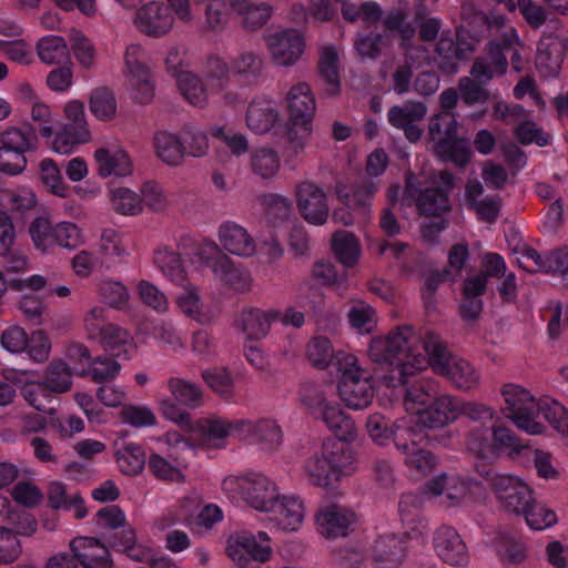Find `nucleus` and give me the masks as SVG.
I'll list each match as a JSON object with an SVG mask.
<instances>
[{
    "instance_id": "nucleus-38",
    "label": "nucleus",
    "mask_w": 568,
    "mask_h": 568,
    "mask_svg": "<svg viewBox=\"0 0 568 568\" xmlns=\"http://www.w3.org/2000/svg\"><path fill=\"white\" fill-rule=\"evenodd\" d=\"M566 42L567 39H560L558 36L542 37L538 43V64L549 68L554 73L557 72Z\"/></svg>"
},
{
    "instance_id": "nucleus-17",
    "label": "nucleus",
    "mask_w": 568,
    "mask_h": 568,
    "mask_svg": "<svg viewBox=\"0 0 568 568\" xmlns=\"http://www.w3.org/2000/svg\"><path fill=\"white\" fill-rule=\"evenodd\" d=\"M227 554L240 568H253L254 564L268 559L271 547L258 542L255 536L241 535L229 542Z\"/></svg>"
},
{
    "instance_id": "nucleus-53",
    "label": "nucleus",
    "mask_w": 568,
    "mask_h": 568,
    "mask_svg": "<svg viewBox=\"0 0 568 568\" xmlns=\"http://www.w3.org/2000/svg\"><path fill=\"white\" fill-rule=\"evenodd\" d=\"M273 14V7L266 2L260 4H250L240 14L242 16V27L248 31H256L264 27Z\"/></svg>"
},
{
    "instance_id": "nucleus-26",
    "label": "nucleus",
    "mask_w": 568,
    "mask_h": 568,
    "mask_svg": "<svg viewBox=\"0 0 568 568\" xmlns=\"http://www.w3.org/2000/svg\"><path fill=\"white\" fill-rule=\"evenodd\" d=\"M315 416L321 418L336 434V439L347 443V439L355 437L356 429L353 419L345 415L338 405L325 403Z\"/></svg>"
},
{
    "instance_id": "nucleus-21",
    "label": "nucleus",
    "mask_w": 568,
    "mask_h": 568,
    "mask_svg": "<svg viewBox=\"0 0 568 568\" xmlns=\"http://www.w3.org/2000/svg\"><path fill=\"white\" fill-rule=\"evenodd\" d=\"M16 237L14 227L7 212L0 210V257L4 258L8 272H23L27 268V257L12 250Z\"/></svg>"
},
{
    "instance_id": "nucleus-35",
    "label": "nucleus",
    "mask_w": 568,
    "mask_h": 568,
    "mask_svg": "<svg viewBox=\"0 0 568 568\" xmlns=\"http://www.w3.org/2000/svg\"><path fill=\"white\" fill-rule=\"evenodd\" d=\"M237 325L250 339H261L268 333L271 326V317L258 308H250L241 313Z\"/></svg>"
},
{
    "instance_id": "nucleus-54",
    "label": "nucleus",
    "mask_w": 568,
    "mask_h": 568,
    "mask_svg": "<svg viewBox=\"0 0 568 568\" xmlns=\"http://www.w3.org/2000/svg\"><path fill=\"white\" fill-rule=\"evenodd\" d=\"M120 355L121 352H118L112 353L110 356H98L94 358L92 364L100 366H93L90 369L92 381L99 384L113 381L121 369V365L113 357Z\"/></svg>"
},
{
    "instance_id": "nucleus-16",
    "label": "nucleus",
    "mask_w": 568,
    "mask_h": 568,
    "mask_svg": "<svg viewBox=\"0 0 568 568\" xmlns=\"http://www.w3.org/2000/svg\"><path fill=\"white\" fill-rule=\"evenodd\" d=\"M318 531L326 538L344 537L355 523V514L344 506L327 504L316 514Z\"/></svg>"
},
{
    "instance_id": "nucleus-22",
    "label": "nucleus",
    "mask_w": 568,
    "mask_h": 568,
    "mask_svg": "<svg viewBox=\"0 0 568 568\" xmlns=\"http://www.w3.org/2000/svg\"><path fill=\"white\" fill-rule=\"evenodd\" d=\"M219 239L222 246L232 254L252 256L256 252V244L247 231L235 224L224 223L220 226Z\"/></svg>"
},
{
    "instance_id": "nucleus-52",
    "label": "nucleus",
    "mask_w": 568,
    "mask_h": 568,
    "mask_svg": "<svg viewBox=\"0 0 568 568\" xmlns=\"http://www.w3.org/2000/svg\"><path fill=\"white\" fill-rule=\"evenodd\" d=\"M22 395L24 399L37 410L49 415L55 414V408L48 406L51 392L42 382L26 385L23 387Z\"/></svg>"
},
{
    "instance_id": "nucleus-18",
    "label": "nucleus",
    "mask_w": 568,
    "mask_h": 568,
    "mask_svg": "<svg viewBox=\"0 0 568 568\" xmlns=\"http://www.w3.org/2000/svg\"><path fill=\"white\" fill-rule=\"evenodd\" d=\"M434 548L437 555L452 566L467 560V547L460 535L449 526L439 527L434 535Z\"/></svg>"
},
{
    "instance_id": "nucleus-27",
    "label": "nucleus",
    "mask_w": 568,
    "mask_h": 568,
    "mask_svg": "<svg viewBox=\"0 0 568 568\" xmlns=\"http://www.w3.org/2000/svg\"><path fill=\"white\" fill-rule=\"evenodd\" d=\"M264 68L263 58L254 51L241 52L231 63L233 75L246 84L255 83L263 74Z\"/></svg>"
},
{
    "instance_id": "nucleus-41",
    "label": "nucleus",
    "mask_w": 568,
    "mask_h": 568,
    "mask_svg": "<svg viewBox=\"0 0 568 568\" xmlns=\"http://www.w3.org/2000/svg\"><path fill=\"white\" fill-rule=\"evenodd\" d=\"M280 156L268 148L255 150L251 155L250 165L254 174L263 180L273 179L280 170Z\"/></svg>"
},
{
    "instance_id": "nucleus-25",
    "label": "nucleus",
    "mask_w": 568,
    "mask_h": 568,
    "mask_svg": "<svg viewBox=\"0 0 568 568\" xmlns=\"http://www.w3.org/2000/svg\"><path fill=\"white\" fill-rule=\"evenodd\" d=\"M94 159L98 164V174L101 178L112 174L124 176L132 171L131 160L123 150L111 152L109 149L100 148L94 152Z\"/></svg>"
},
{
    "instance_id": "nucleus-39",
    "label": "nucleus",
    "mask_w": 568,
    "mask_h": 568,
    "mask_svg": "<svg viewBox=\"0 0 568 568\" xmlns=\"http://www.w3.org/2000/svg\"><path fill=\"white\" fill-rule=\"evenodd\" d=\"M442 375L447 377L456 387L465 390L473 389L479 384V375L476 369L462 358L453 361Z\"/></svg>"
},
{
    "instance_id": "nucleus-56",
    "label": "nucleus",
    "mask_w": 568,
    "mask_h": 568,
    "mask_svg": "<svg viewBox=\"0 0 568 568\" xmlns=\"http://www.w3.org/2000/svg\"><path fill=\"white\" fill-rule=\"evenodd\" d=\"M40 179L42 183L54 194L67 196L68 187L62 180L58 165L51 159H44L40 163Z\"/></svg>"
},
{
    "instance_id": "nucleus-34",
    "label": "nucleus",
    "mask_w": 568,
    "mask_h": 568,
    "mask_svg": "<svg viewBox=\"0 0 568 568\" xmlns=\"http://www.w3.org/2000/svg\"><path fill=\"white\" fill-rule=\"evenodd\" d=\"M393 40L386 33L371 32L358 34L354 41V49L363 60H377L384 50L392 47Z\"/></svg>"
},
{
    "instance_id": "nucleus-29",
    "label": "nucleus",
    "mask_w": 568,
    "mask_h": 568,
    "mask_svg": "<svg viewBox=\"0 0 568 568\" xmlns=\"http://www.w3.org/2000/svg\"><path fill=\"white\" fill-rule=\"evenodd\" d=\"M332 250L337 261L347 268L356 265L361 255L358 239L348 231H336L333 234Z\"/></svg>"
},
{
    "instance_id": "nucleus-30",
    "label": "nucleus",
    "mask_w": 568,
    "mask_h": 568,
    "mask_svg": "<svg viewBox=\"0 0 568 568\" xmlns=\"http://www.w3.org/2000/svg\"><path fill=\"white\" fill-rule=\"evenodd\" d=\"M91 133L88 125L67 122L60 132L57 133L52 148L60 154H69L75 145L88 143Z\"/></svg>"
},
{
    "instance_id": "nucleus-51",
    "label": "nucleus",
    "mask_w": 568,
    "mask_h": 568,
    "mask_svg": "<svg viewBox=\"0 0 568 568\" xmlns=\"http://www.w3.org/2000/svg\"><path fill=\"white\" fill-rule=\"evenodd\" d=\"M113 209L123 215H135L142 211V199L135 192L126 187H118L111 191Z\"/></svg>"
},
{
    "instance_id": "nucleus-55",
    "label": "nucleus",
    "mask_w": 568,
    "mask_h": 568,
    "mask_svg": "<svg viewBox=\"0 0 568 568\" xmlns=\"http://www.w3.org/2000/svg\"><path fill=\"white\" fill-rule=\"evenodd\" d=\"M538 412L548 420V423L561 433L568 436V410L557 400H542Z\"/></svg>"
},
{
    "instance_id": "nucleus-47",
    "label": "nucleus",
    "mask_w": 568,
    "mask_h": 568,
    "mask_svg": "<svg viewBox=\"0 0 568 568\" xmlns=\"http://www.w3.org/2000/svg\"><path fill=\"white\" fill-rule=\"evenodd\" d=\"M206 385L223 398L232 397L234 381L226 367H213L202 372Z\"/></svg>"
},
{
    "instance_id": "nucleus-8",
    "label": "nucleus",
    "mask_w": 568,
    "mask_h": 568,
    "mask_svg": "<svg viewBox=\"0 0 568 568\" xmlns=\"http://www.w3.org/2000/svg\"><path fill=\"white\" fill-rule=\"evenodd\" d=\"M223 489L230 493L237 491L251 507L261 511H267L280 497L276 486L261 474L229 476L223 480Z\"/></svg>"
},
{
    "instance_id": "nucleus-23",
    "label": "nucleus",
    "mask_w": 568,
    "mask_h": 568,
    "mask_svg": "<svg viewBox=\"0 0 568 568\" xmlns=\"http://www.w3.org/2000/svg\"><path fill=\"white\" fill-rule=\"evenodd\" d=\"M372 556L378 568H397L405 558V547L394 535H384L375 541Z\"/></svg>"
},
{
    "instance_id": "nucleus-1",
    "label": "nucleus",
    "mask_w": 568,
    "mask_h": 568,
    "mask_svg": "<svg viewBox=\"0 0 568 568\" xmlns=\"http://www.w3.org/2000/svg\"><path fill=\"white\" fill-rule=\"evenodd\" d=\"M418 338L413 327L403 325L390 332L386 337L372 339L368 347V357L374 364L371 369L375 383L386 387H410L415 375L422 369L425 357L422 354L413 353V343Z\"/></svg>"
},
{
    "instance_id": "nucleus-50",
    "label": "nucleus",
    "mask_w": 568,
    "mask_h": 568,
    "mask_svg": "<svg viewBox=\"0 0 568 568\" xmlns=\"http://www.w3.org/2000/svg\"><path fill=\"white\" fill-rule=\"evenodd\" d=\"M154 262L164 275L171 281L182 283L185 280V271L182 266L179 253L165 248L155 252Z\"/></svg>"
},
{
    "instance_id": "nucleus-12",
    "label": "nucleus",
    "mask_w": 568,
    "mask_h": 568,
    "mask_svg": "<svg viewBox=\"0 0 568 568\" xmlns=\"http://www.w3.org/2000/svg\"><path fill=\"white\" fill-rule=\"evenodd\" d=\"M296 206L302 217L314 225H323L329 209L325 192L313 182H302L296 186Z\"/></svg>"
},
{
    "instance_id": "nucleus-37",
    "label": "nucleus",
    "mask_w": 568,
    "mask_h": 568,
    "mask_svg": "<svg viewBox=\"0 0 568 568\" xmlns=\"http://www.w3.org/2000/svg\"><path fill=\"white\" fill-rule=\"evenodd\" d=\"M278 112L266 103H252L247 108L246 124L257 134L268 132L277 121Z\"/></svg>"
},
{
    "instance_id": "nucleus-43",
    "label": "nucleus",
    "mask_w": 568,
    "mask_h": 568,
    "mask_svg": "<svg viewBox=\"0 0 568 568\" xmlns=\"http://www.w3.org/2000/svg\"><path fill=\"white\" fill-rule=\"evenodd\" d=\"M90 111L101 121H110L116 114L114 93L105 87L92 91L89 100Z\"/></svg>"
},
{
    "instance_id": "nucleus-57",
    "label": "nucleus",
    "mask_w": 568,
    "mask_h": 568,
    "mask_svg": "<svg viewBox=\"0 0 568 568\" xmlns=\"http://www.w3.org/2000/svg\"><path fill=\"white\" fill-rule=\"evenodd\" d=\"M499 500L503 503L506 510L515 514H524L531 503V496L528 487L520 481L515 487L508 489L505 496L500 497Z\"/></svg>"
},
{
    "instance_id": "nucleus-44",
    "label": "nucleus",
    "mask_w": 568,
    "mask_h": 568,
    "mask_svg": "<svg viewBox=\"0 0 568 568\" xmlns=\"http://www.w3.org/2000/svg\"><path fill=\"white\" fill-rule=\"evenodd\" d=\"M412 446L407 450H400L406 455L405 464L422 475L433 471L437 465V457L428 449L422 448L412 437H408Z\"/></svg>"
},
{
    "instance_id": "nucleus-2",
    "label": "nucleus",
    "mask_w": 568,
    "mask_h": 568,
    "mask_svg": "<svg viewBox=\"0 0 568 568\" xmlns=\"http://www.w3.org/2000/svg\"><path fill=\"white\" fill-rule=\"evenodd\" d=\"M405 402L412 404L416 425L420 428H443L458 418L457 398L439 394L425 381L414 383L406 389Z\"/></svg>"
},
{
    "instance_id": "nucleus-58",
    "label": "nucleus",
    "mask_w": 568,
    "mask_h": 568,
    "mask_svg": "<svg viewBox=\"0 0 568 568\" xmlns=\"http://www.w3.org/2000/svg\"><path fill=\"white\" fill-rule=\"evenodd\" d=\"M21 554V542L14 532L4 526H0V565H10L17 561Z\"/></svg>"
},
{
    "instance_id": "nucleus-20",
    "label": "nucleus",
    "mask_w": 568,
    "mask_h": 568,
    "mask_svg": "<svg viewBox=\"0 0 568 568\" xmlns=\"http://www.w3.org/2000/svg\"><path fill=\"white\" fill-rule=\"evenodd\" d=\"M486 291L481 276H471L464 281L459 314L465 322L474 324L479 321L484 308L481 296Z\"/></svg>"
},
{
    "instance_id": "nucleus-45",
    "label": "nucleus",
    "mask_w": 568,
    "mask_h": 568,
    "mask_svg": "<svg viewBox=\"0 0 568 568\" xmlns=\"http://www.w3.org/2000/svg\"><path fill=\"white\" fill-rule=\"evenodd\" d=\"M435 51L438 54L437 67L446 74H454L457 72L458 63L464 61L459 54V49L456 41L452 38L442 37L436 44Z\"/></svg>"
},
{
    "instance_id": "nucleus-5",
    "label": "nucleus",
    "mask_w": 568,
    "mask_h": 568,
    "mask_svg": "<svg viewBox=\"0 0 568 568\" xmlns=\"http://www.w3.org/2000/svg\"><path fill=\"white\" fill-rule=\"evenodd\" d=\"M171 397L160 402L162 416L182 428H192L187 409H195L203 404V392L190 381L172 377L168 382Z\"/></svg>"
},
{
    "instance_id": "nucleus-49",
    "label": "nucleus",
    "mask_w": 568,
    "mask_h": 568,
    "mask_svg": "<svg viewBox=\"0 0 568 568\" xmlns=\"http://www.w3.org/2000/svg\"><path fill=\"white\" fill-rule=\"evenodd\" d=\"M116 463L125 475H138L145 465V453L140 446L130 444L116 453Z\"/></svg>"
},
{
    "instance_id": "nucleus-6",
    "label": "nucleus",
    "mask_w": 568,
    "mask_h": 568,
    "mask_svg": "<svg viewBox=\"0 0 568 568\" xmlns=\"http://www.w3.org/2000/svg\"><path fill=\"white\" fill-rule=\"evenodd\" d=\"M196 255L201 264L211 268L224 285L239 292L250 291L252 285L250 272L235 265L216 243L203 244Z\"/></svg>"
},
{
    "instance_id": "nucleus-64",
    "label": "nucleus",
    "mask_w": 568,
    "mask_h": 568,
    "mask_svg": "<svg viewBox=\"0 0 568 568\" xmlns=\"http://www.w3.org/2000/svg\"><path fill=\"white\" fill-rule=\"evenodd\" d=\"M54 244L68 250H74L82 243V236L80 229L70 222H62L54 226L53 232Z\"/></svg>"
},
{
    "instance_id": "nucleus-62",
    "label": "nucleus",
    "mask_w": 568,
    "mask_h": 568,
    "mask_svg": "<svg viewBox=\"0 0 568 568\" xmlns=\"http://www.w3.org/2000/svg\"><path fill=\"white\" fill-rule=\"evenodd\" d=\"M6 521L17 538L18 536H31L37 531L38 524L34 516L26 510L8 511Z\"/></svg>"
},
{
    "instance_id": "nucleus-24",
    "label": "nucleus",
    "mask_w": 568,
    "mask_h": 568,
    "mask_svg": "<svg viewBox=\"0 0 568 568\" xmlns=\"http://www.w3.org/2000/svg\"><path fill=\"white\" fill-rule=\"evenodd\" d=\"M267 511H272L274 514L273 520L276 525L287 531L296 530L304 518L302 503L295 497L275 499Z\"/></svg>"
},
{
    "instance_id": "nucleus-63",
    "label": "nucleus",
    "mask_w": 568,
    "mask_h": 568,
    "mask_svg": "<svg viewBox=\"0 0 568 568\" xmlns=\"http://www.w3.org/2000/svg\"><path fill=\"white\" fill-rule=\"evenodd\" d=\"M307 356L317 368H326L333 357L331 342L323 336L314 337L308 344Z\"/></svg>"
},
{
    "instance_id": "nucleus-48",
    "label": "nucleus",
    "mask_w": 568,
    "mask_h": 568,
    "mask_svg": "<svg viewBox=\"0 0 568 568\" xmlns=\"http://www.w3.org/2000/svg\"><path fill=\"white\" fill-rule=\"evenodd\" d=\"M229 420L217 418H203L192 424V428H184L190 433H197L203 443H210L213 439H224L230 433Z\"/></svg>"
},
{
    "instance_id": "nucleus-40",
    "label": "nucleus",
    "mask_w": 568,
    "mask_h": 568,
    "mask_svg": "<svg viewBox=\"0 0 568 568\" xmlns=\"http://www.w3.org/2000/svg\"><path fill=\"white\" fill-rule=\"evenodd\" d=\"M423 348L429 357V364L437 374L447 371L448 365L456 358L452 356L447 347L440 343L438 336L427 332L423 341Z\"/></svg>"
},
{
    "instance_id": "nucleus-28",
    "label": "nucleus",
    "mask_w": 568,
    "mask_h": 568,
    "mask_svg": "<svg viewBox=\"0 0 568 568\" xmlns=\"http://www.w3.org/2000/svg\"><path fill=\"white\" fill-rule=\"evenodd\" d=\"M501 394L505 397L507 407L504 409L505 416L519 413L538 412L540 402H537L530 393L514 384L503 386Z\"/></svg>"
},
{
    "instance_id": "nucleus-9",
    "label": "nucleus",
    "mask_w": 568,
    "mask_h": 568,
    "mask_svg": "<svg viewBox=\"0 0 568 568\" xmlns=\"http://www.w3.org/2000/svg\"><path fill=\"white\" fill-rule=\"evenodd\" d=\"M404 197L415 203L420 215L426 217H442L452 211V203L447 192L439 186H425L418 176L408 171L405 176Z\"/></svg>"
},
{
    "instance_id": "nucleus-42",
    "label": "nucleus",
    "mask_w": 568,
    "mask_h": 568,
    "mask_svg": "<svg viewBox=\"0 0 568 568\" xmlns=\"http://www.w3.org/2000/svg\"><path fill=\"white\" fill-rule=\"evenodd\" d=\"M42 383L51 393L68 392L72 385V375L69 366L61 359L52 361L45 369Z\"/></svg>"
},
{
    "instance_id": "nucleus-33",
    "label": "nucleus",
    "mask_w": 568,
    "mask_h": 568,
    "mask_svg": "<svg viewBox=\"0 0 568 568\" xmlns=\"http://www.w3.org/2000/svg\"><path fill=\"white\" fill-rule=\"evenodd\" d=\"M39 59L47 64H61L70 60V52L65 40L59 36L41 38L37 45Z\"/></svg>"
},
{
    "instance_id": "nucleus-7",
    "label": "nucleus",
    "mask_w": 568,
    "mask_h": 568,
    "mask_svg": "<svg viewBox=\"0 0 568 568\" xmlns=\"http://www.w3.org/2000/svg\"><path fill=\"white\" fill-rule=\"evenodd\" d=\"M347 365L348 368L338 383L339 397L348 408L365 409L371 406L375 396L374 374L371 369L356 365L355 358Z\"/></svg>"
},
{
    "instance_id": "nucleus-46",
    "label": "nucleus",
    "mask_w": 568,
    "mask_h": 568,
    "mask_svg": "<svg viewBox=\"0 0 568 568\" xmlns=\"http://www.w3.org/2000/svg\"><path fill=\"white\" fill-rule=\"evenodd\" d=\"M178 87L184 98L195 106H203L207 101L206 91L201 80L192 72L183 71L178 75Z\"/></svg>"
},
{
    "instance_id": "nucleus-15",
    "label": "nucleus",
    "mask_w": 568,
    "mask_h": 568,
    "mask_svg": "<svg viewBox=\"0 0 568 568\" xmlns=\"http://www.w3.org/2000/svg\"><path fill=\"white\" fill-rule=\"evenodd\" d=\"M70 549L83 568H113L109 548L94 537H77L70 541Z\"/></svg>"
},
{
    "instance_id": "nucleus-14",
    "label": "nucleus",
    "mask_w": 568,
    "mask_h": 568,
    "mask_svg": "<svg viewBox=\"0 0 568 568\" xmlns=\"http://www.w3.org/2000/svg\"><path fill=\"white\" fill-rule=\"evenodd\" d=\"M135 23L146 36L160 38L173 28L174 17L169 6L152 1L138 10Z\"/></svg>"
},
{
    "instance_id": "nucleus-31",
    "label": "nucleus",
    "mask_w": 568,
    "mask_h": 568,
    "mask_svg": "<svg viewBox=\"0 0 568 568\" xmlns=\"http://www.w3.org/2000/svg\"><path fill=\"white\" fill-rule=\"evenodd\" d=\"M318 74L327 84L325 93L331 97L339 94L341 81L338 72V54L335 48L326 47L318 61Z\"/></svg>"
},
{
    "instance_id": "nucleus-11",
    "label": "nucleus",
    "mask_w": 568,
    "mask_h": 568,
    "mask_svg": "<svg viewBox=\"0 0 568 568\" xmlns=\"http://www.w3.org/2000/svg\"><path fill=\"white\" fill-rule=\"evenodd\" d=\"M264 41L271 51L273 60L283 67L296 63L305 50V40L296 29H284L264 34Z\"/></svg>"
},
{
    "instance_id": "nucleus-13",
    "label": "nucleus",
    "mask_w": 568,
    "mask_h": 568,
    "mask_svg": "<svg viewBox=\"0 0 568 568\" xmlns=\"http://www.w3.org/2000/svg\"><path fill=\"white\" fill-rule=\"evenodd\" d=\"M427 114V106L424 102L408 100L402 105H393L388 111L389 123L404 131L405 138L410 143H416L423 135V129L417 122Z\"/></svg>"
},
{
    "instance_id": "nucleus-32",
    "label": "nucleus",
    "mask_w": 568,
    "mask_h": 568,
    "mask_svg": "<svg viewBox=\"0 0 568 568\" xmlns=\"http://www.w3.org/2000/svg\"><path fill=\"white\" fill-rule=\"evenodd\" d=\"M158 156L169 165H180L185 155V148L178 135L162 131L154 136Z\"/></svg>"
},
{
    "instance_id": "nucleus-4",
    "label": "nucleus",
    "mask_w": 568,
    "mask_h": 568,
    "mask_svg": "<svg viewBox=\"0 0 568 568\" xmlns=\"http://www.w3.org/2000/svg\"><path fill=\"white\" fill-rule=\"evenodd\" d=\"M354 455L349 445L341 439H327L305 464V471L313 485L334 488L353 464Z\"/></svg>"
},
{
    "instance_id": "nucleus-3",
    "label": "nucleus",
    "mask_w": 568,
    "mask_h": 568,
    "mask_svg": "<svg viewBox=\"0 0 568 568\" xmlns=\"http://www.w3.org/2000/svg\"><path fill=\"white\" fill-rule=\"evenodd\" d=\"M428 139L433 142L434 155L444 163L466 168L473 158L470 140L459 135L454 113L438 112L429 118Z\"/></svg>"
},
{
    "instance_id": "nucleus-61",
    "label": "nucleus",
    "mask_w": 568,
    "mask_h": 568,
    "mask_svg": "<svg viewBox=\"0 0 568 568\" xmlns=\"http://www.w3.org/2000/svg\"><path fill=\"white\" fill-rule=\"evenodd\" d=\"M464 27L473 31V34L483 39L485 32L490 28V20L486 13L476 10L471 3H465L460 11Z\"/></svg>"
},
{
    "instance_id": "nucleus-10",
    "label": "nucleus",
    "mask_w": 568,
    "mask_h": 568,
    "mask_svg": "<svg viewBox=\"0 0 568 568\" xmlns=\"http://www.w3.org/2000/svg\"><path fill=\"white\" fill-rule=\"evenodd\" d=\"M365 426L369 438L378 446H387L390 442L398 450H407L412 446L408 437H413L414 430L397 420L375 413L368 416Z\"/></svg>"
},
{
    "instance_id": "nucleus-19",
    "label": "nucleus",
    "mask_w": 568,
    "mask_h": 568,
    "mask_svg": "<svg viewBox=\"0 0 568 568\" xmlns=\"http://www.w3.org/2000/svg\"><path fill=\"white\" fill-rule=\"evenodd\" d=\"M288 120L293 125H310L316 106L310 85L305 82L292 87L287 95Z\"/></svg>"
},
{
    "instance_id": "nucleus-60",
    "label": "nucleus",
    "mask_w": 568,
    "mask_h": 568,
    "mask_svg": "<svg viewBox=\"0 0 568 568\" xmlns=\"http://www.w3.org/2000/svg\"><path fill=\"white\" fill-rule=\"evenodd\" d=\"M53 232L54 226L45 217H37L29 226L34 246L42 252H47L54 244Z\"/></svg>"
},
{
    "instance_id": "nucleus-36",
    "label": "nucleus",
    "mask_w": 568,
    "mask_h": 568,
    "mask_svg": "<svg viewBox=\"0 0 568 568\" xmlns=\"http://www.w3.org/2000/svg\"><path fill=\"white\" fill-rule=\"evenodd\" d=\"M257 200L267 220L273 224L285 222L291 216L293 204L288 197L276 193H263Z\"/></svg>"
},
{
    "instance_id": "nucleus-59",
    "label": "nucleus",
    "mask_w": 568,
    "mask_h": 568,
    "mask_svg": "<svg viewBox=\"0 0 568 568\" xmlns=\"http://www.w3.org/2000/svg\"><path fill=\"white\" fill-rule=\"evenodd\" d=\"M71 49L79 63L89 69L93 65L95 49L92 42L79 30L73 29L70 34Z\"/></svg>"
}]
</instances>
